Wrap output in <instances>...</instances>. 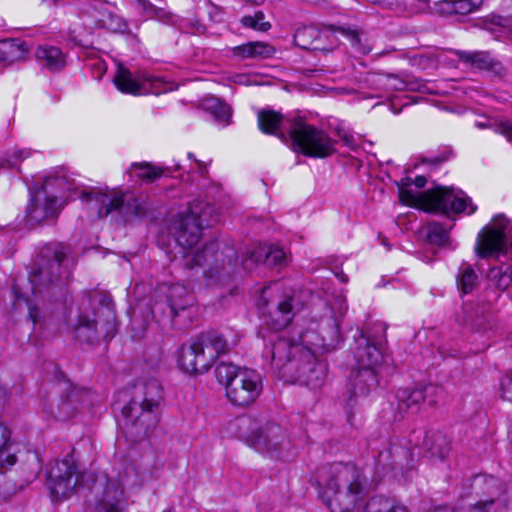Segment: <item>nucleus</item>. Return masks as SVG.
Wrapping results in <instances>:
<instances>
[{
  "label": "nucleus",
  "instance_id": "60",
  "mask_svg": "<svg viewBox=\"0 0 512 512\" xmlns=\"http://www.w3.org/2000/svg\"><path fill=\"white\" fill-rule=\"evenodd\" d=\"M16 164H17V161L8 160V165L9 166L14 167Z\"/></svg>",
  "mask_w": 512,
  "mask_h": 512
},
{
  "label": "nucleus",
  "instance_id": "26",
  "mask_svg": "<svg viewBox=\"0 0 512 512\" xmlns=\"http://www.w3.org/2000/svg\"><path fill=\"white\" fill-rule=\"evenodd\" d=\"M35 58L42 69L58 72L66 66L65 55L60 48L50 45L39 46L35 51Z\"/></svg>",
  "mask_w": 512,
  "mask_h": 512
},
{
  "label": "nucleus",
  "instance_id": "6",
  "mask_svg": "<svg viewBox=\"0 0 512 512\" xmlns=\"http://www.w3.org/2000/svg\"><path fill=\"white\" fill-rule=\"evenodd\" d=\"M163 400V390L157 380L151 379L135 386L129 403L122 408L127 431L140 440L157 423L156 411Z\"/></svg>",
  "mask_w": 512,
  "mask_h": 512
},
{
  "label": "nucleus",
  "instance_id": "55",
  "mask_svg": "<svg viewBox=\"0 0 512 512\" xmlns=\"http://www.w3.org/2000/svg\"><path fill=\"white\" fill-rule=\"evenodd\" d=\"M347 36L351 40L353 46L360 45V36L356 31H350L347 33Z\"/></svg>",
  "mask_w": 512,
  "mask_h": 512
},
{
  "label": "nucleus",
  "instance_id": "56",
  "mask_svg": "<svg viewBox=\"0 0 512 512\" xmlns=\"http://www.w3.org/2000/svg\"><path fill=\"white\" fill-rule=\"evenodd\" d=\"M412 183L417 188H423L426 185V183H427V179H426L425 176L419 175L414 180H412Z\"/></svg>",
  "mask_w": 512,
  "mask_h": 512
},
{
  "label": "nucleus",
  "instance_id": "30",
  "mask_svg": "<svg viewBox=\"0 0 512 512\" xmlns=\"http://www.w3.org/2000/svg\"><path fill=\"white\" fill-rule=\"evenodd\" d=\"M28 50L19 39L0 40V62L11 64L25 59Z\"/></svg>",
  "mask_w": 512,
  "mask_h": 512
},
{
  "label": "nucleus",
  "instance_id": "18",
  "mask_svg": "<svg viewBox=\"0 0 512 512\" xmlns=\"http://www.w3.org/2000/svg\"><path fill=\"white\" fill-rule=\"evenodd\" d=\"M95 200L100 203L98 215L107 217L113 211L122 212L127 218L146 215L147 205L143 197H135L133 194H96Z\"/></svg>",
  "mask_w": 512,
  "mask_h": 512
},
{
  "label": "nucleus",
  "instance_id": "57",
  "mask_svg": "<svg viewBox=\"0 0 512 512\" xmlns=\"http://www.w3.org/2000/svg\"><path fill=\"white\" fill-rule=\"evenodd\" d=\"M335 276L343 283L348 282V276L343 271L336 272Z\"/></svg>",
  "mask_w": 512,
  "mask_h": 512
},
{
  "label": "nucleus",
  "instance_id": "48",
  "mask_svg": "<svg viewBox=\"0 0 512 512\" xmlns=\"http://www.w3.org/2000/svg\"><path fill=\"white\" fill-rule=\"evenodd\" d=\"M232 52L235 56H238L241 58H253L251 42H247L245 44L234 47L232 49Z\"/></svg>",
  "mask_w": 512,
  "mask_h": 512
},
{
  "label": "nucleus",
  "instance_id": "35",
  "mask_svg": "<svg viewBox=\"0 0 512 512\" xmlns=\"http://www.w3.org/2000/svg\"><path fill=\"white\" fill-rule=\"evenodd\" d=\"M477 282V275L473 268L463 263L459 268V275L457 278V285L459 290L467 294L472 291Z\"/></svg>",
  "mask_w": 512,
  "mask_h": 512
},
{
  "label": "nucleus",
  "instance_id": "41",
  "mask_svg": "<svg viewBox=\"0 0 512 512\" xmlns=\"http://www.w3.org/2000/svg\"><path fill=\"white\" fill-rule=\"evenodd\" d=\"M265 14L262 11H257L253 16L246 15L241 18V24L244 27L261 31V32H267L271 28V24L267 21H264Z\"/></svg>",
  "mask_w": 512,
  "mask_h": 512
},
{
  "label": "nucleus",
  "instance_id": "21",
  "mask_svg": "<svg viewBox=\"0 0 512 512\" xmlns=\"http://www.w3.org/2000/svg\"><path fill=\"white\" fill-rule=\"evenodd\" d=\"M379 385L377 369L356 367L349 377L348 391L350 399L366 397Z\"/></svg>",
  "mask_w": 512,
  "mask_h": 512
},
{
  "label": "nucleus",
  "instance_id": "11",
  "mask_svg": "<svg viewBox=\"0 0 512 512\" xmlns=\"http://www.w3.org/2000/svg\"><path fill=\"white\" fill-rule=\"evenodd\" d=\"M57 187L59 194L46 195L43 201L32 199L27 207V218L30 223L39 224L47 219L55 218L63 205L71 197L74 189V180L65 174H57L45 181V188Z\"/></svg>",
  "mask_w": 512,
  "mask_h": 512
},
{
  "label": "nucleus",
  "instance_id": "3",
  "mask_svg": "<svg viewBox=\"0 0 512 512\" xmlns=\"http://www.w3.org/2000/svg\"><path fill=\"white\" fill-rule=\"evenodd\" d=\"M147 479V473L135 460L128 457L117 458L111 473L105 478L95 512H128L124 490L139 489Z\"/></svg>",
  "mask_w": 512,
  "mask_h": 512
},
{
  "label": "nucleus",
  "instance_id": "25",
  "mask_svg": "<svg viewBox=\"0 0 512 512\" xmlns=\"http://www.w3.org/2000/svg\"><path fill=\"white\" fill-rule=\"evenodd\" d=\"M258 125L260 130L265 134L276 135L283 141H287V136L282 127L288 130L293 119L284 118L279 112L274 110H260L258 112Z\"/></svg>",
  "mask_w": 512,
  "mask_h": 512
},
{
  "label": "nucleus",
  "instance_id": "22",
  "mask_svg": "<svg viewBox=\"0 0 512 512\" xmlns=\"http://www.w3.org/2000/svg\"><path fill=\"white\" fill-rule=\"evenodd\" d=\"M411 451L397 444H391L386 449L380 451L377 456L376 465L378 469L384 471L406 470L411 467Z\"/></svg>",
  "mask_w": 512,
  "mask_h": 512
},
{
  "label": "nucleus",
  "instance_id": "40",
  "mask_svg": "<svg viewBox=\"0 0 512 512\" xmlns=\"http://www.w3.org/2000/svg\"><path fill=\"white\" fill-rule=\"evenodd\" d=\"M448 229L441 223L431 222L427 226V238L436 245H445L448 241Z\"/></svg>",
  "mask_w": 512,
  "mask_h": 512
},
{
  "label": "nucleus",
  "instance_id": "31",
  "mask_svg": "<svg viewBox=\"0 0 512 512\" xmlns=\"http://www.w3.org/2000/svg\"><path fill=\"white\" fill-rule=\"evenodd\" d=\"M295 315L293 297L286 296L278 302L276 309L270 314L273 328L282 329L290 324Z\"/></svg>",
  "mask_w": 512,
  "mask_h": 512
},
{
  "label": "nucleus",
  "instance_id": "61",
  "mask_svg": "<svg viewBox=\"0 0 512 512\" xmlns=\"http://www.w3.org/2000/svg\"><path fill=\"white\" fill-rule=\"evenodd\" d=\"M359 51L362 52V53H368L369 50L366 49V48H359Z\"/></svg>",
  "mask_w": 512,
  "mask_h": 512
},
{
  "label": "nucleus",
  "instance_id": "46",
  "mask_svg": "<svg viewBox=\"0 0 512 512\" xmlns=\"http://www.w3.org/2000/svg\"><path fill=\"white\" fill-rule=\"evenodd\" d=\"M251 44L253 58H268L275 53L274 47L265 42L255 41L251 42Z\"/></svg>",
  "mask_w": 512,
  "mask_h": 512
},
{
  "label": "nucleus",
  "instance_id": "4",
  "mask_svg": "<svg viewBox=\"0 0 512 512\" xmlns=\"http://www.w3.org/2000/svg\"><path fill=\"white\" fill-rule=\"evenodd\" d=\"M238 343L236 334L229 339L216 330L201 332L181 346L178 364L189 374L206 373L220 356L228 354Z\"/></svg>",
  "mask_w": 512,
  "mask_h": 512
},
{
  "label": "nucleus",
  "instance_id": "42",
  "mask_svg": "<svg viewBox=\"0 0 512 512\" xmlns=\"http://www.w3.org/2000/svg\"><path fill=\"white\" fill-rule=\"evenodd\" d=\"M461 59L479 69L487 70L491 65L492 58L485 52H463Z\"/></svg>",
  "mask_w": 512,
  "mask_h": 512
},
{
  "label": "nucleus",
  "instance_id": "36",
  "mask_svg": "<svg viewBox=\"0 0 512 512\" xmlns=\"http://www.w3.org/2000/svg\"><path fill=\"white\" fill-rule=\"evenodd\" d=\"M242 371L243 369L239 368L238 366L232 363L221 362L217 365L215 374L218 382L224 384L226 390L230 383L234 381V379Z\"/></svg>",
  "mask_w": 512,
  "mask_h": 512
},
{
  "label": "nucleus",
  "instance_id": "16",
  "mask_svg": "<svg viewBox=\"0 0 512 512\" xmlns=\"http://www.w3.org/2000/svg\"><path fill=\"white\" fill-rule=\"evenodd\" d=\"M262 377L251 369H243L226 389L228 400L235 406L246 407L254 403L262 392Z\"/></svg>",
  "mask_w": 512,
  "mask_h": 512
},
{
  "label": "nucleus",
  "instance_id": "14",
  "mask_svg": "<svg viewBox=\"0 0 512 512\" xmlns=\"http://www.w3.org/2000/svg\"><path fill=\"white\" fill-rule=\"evenodd\" d=\"M301 340L309 345L313 352L336 349L342 342L339 321L330 309L318 320L314 327L301 334Z\"/></svg>",
  "mask_w": 512,
  "mask_h": 512
},
{
  "label": "nucleus",
  "instance_id": "29",
  "mask_svg": "<svg viewBox=\"0 0 512 512\" xmlns=\"http://www.w3.org/2000/svg\"><path fill=\"white\" fill-rule=\"evenodd\" d=\"M422 445L432 457L439 459H444L450 452V442L440 431H427Z\"/></svg>",
  "mask_w": 512,
  "mask_h": 512
},
{
  "label": "nucleus",
  "instance_id": "7",
  "mask_svg": "<svg viewBox=\"0 0 512 512\" xmlns=\"http://www.w3.org/2000/svg\"><path fill=\"white\" fill-rule=\"evenodd\" d=\"M71 276L67 248L62 244L44 247L37 260V268L31 273L30 281L35 295H54L62 290Z\"/></svg>",
  "mask_w": 512,
  "mask_h": 512
},
{
  "label": "nucleus",
  "instance_id": "52",
  "mask_svg": "<svg viewBox=\"0 0 512 512\" xmlns=\"http://www.w3.org/2000/svg\"><path fill=\"white\" fill-rule=\"evenodd\" d=\"M148 18H157L163 22H168L170 20V14L163 8H158L155 6V11H151Z\"/></svg>",
  "mask_w": 512,
  "mask_h": 512
},
{
  "label": "nucleus",
  "instance_id": "24",
  "mask_svg": "<svg viewBox=\"0 0 512 512\" xmlns=\"http://www.w3.org/2000/svg\"><path fill=\"white\" fill-rule=\"evenodd\" d=\"M285 262L284 251L276 246L257 245L247 250L242 266L245 270H251L256 264L263 263L266 266H280Z\"/></svg>",
  "mask_w": 512,
  "mask_h": 512
},
{
  "label": "nucleus",
  "instance_id": "63",
  "mask_svg": "<svg viewBox=\"0 0 512 512\" xmlns=\"http://www.w3.org/2000/svg\"><path fill=\"white\" fill-rule=\"evenodd\" d=\"M500 25H501V26H508V24H506V23H502V22L500 23Z\"/></svg>",
  "mask_w": 512,
  "mask_h": 512
},
{
  "label": "nucleus",
  "instance_id": "15",
  "mask_svg": "<svg viewBox=\"0 0 512 512\" xmlns=\"http://www.w3.org/2000/svg\"><path fill=\"white\" fill-rule=\"evenodd\" d=\"M80 472L71 456L57 461L47 475V487L56 499L70 497L79 483Z\"/></svg>",
  "mask_w": 512,
  "mask_h": 512
},
{
  "label": "nucleus",
  "instance_id": "9",
  "mask_svg": "<svg viewBox=\"0 0 512 512\" xmlns=\"http://www.w3.org/2000/svg\"><path fill=\"white\" fill-rule=\"evenodd\" d=\"M291 146L296 152L313 158H326L335 153L336 141L325 131L294 117L288 127Z\"/></svg>",
  "mask_w": 512,
  "mask_h": 512
},
{
  "label": "nucleus",
  "instance_id": "53",
  "mask_svg": "<svg viewBox=\"0 0 512 512\" xmlns=\"http://www.w3.org/2000/svg\"><path fill=\"white\" fill-rule=\"evenodd\" d=\"M487 70L493 72L495 75L499 77H502L506 74L505 67L500 62L494 61L493 59L491 61V65Z\"/></svg>",
  "mask_w": 512,
  "mask_h": 512
},
{
  "label": "nucleus",
  "instance_id": "38",
  "mask_svg": "<svg viewBox=\"0 0 512 512\" xmlns=\"http://www.w3.org/2000/svg\"><path fill=\"white\" fill-rule=\"evenodd\" d=\"M130 172L139 179L154 181L162 175V170L152 166L149 163H134L130 167Z\"/></svg>",
  "mask_w": 512,
  "mask_h": 512
},
{
  "label": "nucleus",
  "instance_id": "17",
  "mask_svg": "<svg viewBox=\"0 0 512 512\" xmlns=\"http://www.w3.org/2000/svg\"><path fill=\"white\" fill-rule=\"evenodd\" d=\"M114 84L119 91L126 94H160L165 91L164 82L159 77L140 72L134 76L129 69L122 64L118 65Z\"/></svg>",
  "mask_w": 512,
  "mask_h": 512
},
{
  "label": "nucleus",
  "instance_id": "27",
  "mask_svg": "<svg viewBox=\"0 0 512 512\" xmlns=\"http://www.w3.org/2000/svg\"><path fill=\"white\" fill-rule=\"evenodd\" d=\"M219 243L212 241L206 244L201 250L188 252L184 255V266L188 269L202 267L204 265L212 266L218 261Z\"/></svg>",
  "mask_w": 512,
  "mask_h": 512
},
{
  "label": "nucleus",
  "instance_id": "23",
  "mask_svg": "<svg viewBox=\"0 0 512 512\" xmlns=\"http://www.w3.org/2000/svg\"><path fill=\"white\" fill-rule=\"evenodd\" d=\"M357 367L377 369L382 362L381 349L363 331H358L355 336V347L352 349Z\"/></svg>",
  "mask_w": 512,
  "mask_h": 512
},
{
  "label": "nucleus",
  "instance_id": "58",
  "mask_svg": "<svg viewBox=\"0 0 512 512\" xmlns=\"http://www.w3.org/2000/svg\"><path fill=\"white\" fill-rule=\"evenodd\" d=\"M505 132L507 133L508 137H512V125L511 126H508L505 130Z\"/></svg>",
  "mask_w": 512,
  "mask_h": 512
},
{
  "label": "nucleus",
  "instance_id": "1",
  "mask_svg": "<svg viewBox=\"0 0 512 512\" xmlns=\"http://www.w3.org/2000/svg\"><path fill=\"white\" fill-rule=\"evenodd\" d=\"M271 368L280 379L299 381L312 389L319 388L326 377L325 363L319 361L315 352L306 346L291 341L283 335L273 334L263 350Z\"/></svg>",
  "mask_w": 512,
  "mask_h": 512
},
{
  "label": "nucleus",
  "instance_id": "59",
  "mask_svg": "<svg viewBox=\"0 0 512 512\" xmlns=\"http://www.w3.org/2000/svg\"><path fill=\"white\" fill-rule=\"evenodd\" d=\"M474 327L477 329V330H481V325H482V322L481 321H477L475 322V324H473Z\"/></svg>",
  "mask_w": 512,
  "mask_h": 512
},
{
  "label": "nucleus",
  "instance_id": "13",
  "mask_svg": "<svg viewBox=\"0 0 512 512\" xmlns=\"http://www.w3.org/2000/svg\"><path fill=\"white\" fill-rule=\"evenodd\" d=\"M418 208L427 212L440 213H461L466 212L471 215L476 212L477 206L473 204L469 197H457L451 190L446 188H436L420 193Z\"/></svg>",
  "mask_w": 512,
  "mask_h": 512
},
{
  "label": "nucleus",
  "instance_id": "47",
  "mask_svg": "<svg viewBox=\"0 0 512 512\" xmlns=\"http://www.w3.org/2000/svg\"><path fill=\"white\" fill-rule=\"evenodd\" d=\"M450 154V151H443L441 154L435 157L423 158L422 163L428 164L433 168H437L439 165H441L442 163L449 159Z\"/></svg>",
  "mask_w": 512,
  "mask_h": 512
},
{
  "label": "nucleus",
  "instance_id": "62",
  "mask_svg": "<svg viewBox=\"0 0 512 512\" xmlns=\"http://www.w3.org/2000/svg\"><path fill=\"white\" fill-rule=\"evenodd\" d=\"M16 153H17L18 157H22V154H23V152H22V151H18V152H16Z\"/></svg>",
  "mask_w": 512,
  "mask_h": 512
},
{
  "label": "nucleus",
  "instance_id": "54",
  "mask_svg": "<svg viewBox=\"0 0 512 512\" xmlns=\"http://www.w3.org/2000/svg\"><path fill=\"white\" fill-rule=\"evenodd\" d=\"M388 80L395 81L394 84H391L390 87L394 90H404L407 88V83L403 80L398 79L396 76H388Z\"/></svg>",
  "mask_w": 512,
  "mask_h": 512
},
{
  "label": "nucleus",
  "instance_id": "19",
  "mask_svg": "<svg viewBox=\"0 0 512 512\" xmlns=\"http://www.w3.org/2000/svg\"><path fill=\"white\" fill-rule=\"evenodd\" d=\"M488 490V497L481 499L471 507V512H494L498 508H507L509 498L505 496V484L499 479L489 476L485 479ZM433 512H466L462 508H454L449 506L436 507Z\"/></svg>",
  "mask_w": 512,
  "mask_h": 512
},
{
  "label": "nucleus",
  "instance_id": "33",
  "mask_svg": "<svg viewBox=\"0 0 512 512\" xmlns=\"http://www.w3.org/2000/svg\"><path fill=\"white\" fill-rule=\"evenodd\" d=\"M488 278L500 290H506L512 284V264H501L488 272Z\"/></svg>",
  "mask_w": 512,
  "mask_h": 512
},
{
  "label": "nucleus",
  "instance_id": "34",
  "mask_svg": "<svg viewBox=\"0 0 512 512\" xmlns=\"http://www.w3.org/2000/svg\"><path fill=\"white\" fill-rule=\"evenodd\" d=\"M96 25L99 28H103L114 33L124 32L127 29V23L124 19L113 12L101 13L100 17L96 20Z\"/></svg>",
  "mask_w": 512,
  "mask_h": 512
},
{
  "label": "nucleus",
  "instance_id": "2",
  "mask_svg": "<svg viewBox=\"0 0 512 512\" xmlns=\"http://www.w3.org/2000/svg\"><path fill=\"white\" fill-rule=\"evenodd\" d=\"M321 499L330 512H352L367 494V477L351 463H333L321 475Z\"/></svg>",
  "mask_w": 512,
  "mask_h": 512
},
{
  "label": "nucleus",
  "instance_id": "37",
  "mask_svg": "<svg viewBox=\"0 0 512 512\" xmlns=\"http://www.w3.org/2000/svg\"><path fill=\"white\" fill-rule=\"evenodd\" d=\"M412 184V179L410 177H405L400 181L398 184L399 200L402 204L416 207L420 200V193L414 192L410 189Z\"/></svg>",
  "mask_w": 512,
  "mask_h": 512
},
{
  "label": "nucleus",
  "instance_id": "49",
  "mask_svg": "<svg viewBox=\"0 0 512 512\" xmlns=\"http://www.w3.org/2000/svg\"><path fill=\"white\" fill-rule=\"evenodd\" d=\"M337 135L345 146L349 147L352 150H355L357 148V141L352 134L343 130H338Z\"/></svg>",
  "mask_w": 512,
  "mask_h": 512
},
{
  "label": "nucleus",
  "instance_id": "43",
  "mask_svg": "<svg viewBox=\"0 0 512 512\" xmlns=\"http://www.w3.org/2000/svg\"><path fill=\"white\" fill-rule=\"evenodd\" d=\"M206 108L217 120L227 121L231 117L230 107L218 98H212L206 102Z\"/></svg>",
  "mask_w": 512,
  "mask_h": 512
},
{
  "label": "nucleus",
  "instance_id": "10",
  "mask_svg": "<svg viewBox=\"0 0 512 512\" xmlns=\"http://www.w3.org/2000/svg\"><path fill=\"white\" fill-rule=\"evenodd\" d=\"M246 443L275 460H288L295 455L288 431L276 423H266L252 430L246 437Z\"/></svg>",
  "mask_w": 512,
  "mask_h": 512
},
{
  "label": "nucleus",
  "instance_id": "20",
  "mask_svg": "<svg viewBox=\"0 0 512 512\" xmlns=\"http://www.w3.org/2000/svg\"><path fill=\"white\" fill-rule=\"evenodd\" d=\"M439 392L440 388L431 384L414 390L400 389L396 395L397 409L399 412L417 411L419 405L425 401L432 406L436 403L435 397Z\"/></svg>",
  "mask_w": 512,
  "mask_h": 512
},
{
  "label": "nucleus",
  "instance_id": "8",
  "mask_svg": "<svg viewBox=\"0 0 512 512\" xmlns=\"http://www.w3.org/2000/svg\"><path fill=\"white\" fill-rule=\"evenodd\" d=\"M219 221L216 209L202 200L190 203L186 213L178 214L172 229L175 240L183 248H191L198 243L202 230Z\"/></svg>",
  "mask_w": 512,
  "mask_h": 512
},
{
  "label": "nucleus",
  "instance_id": "45",
  "mask_svg": "<svg viewBox=\"0 0 512 512\" xmlns=\"http://www.w3.org/2000/svg\"><path fill=\"white\" fill-rule=\"evenodd\" d=\"M500 397L512 403V371L506 372L499 381Z\"/></svg>",
  "mask_w": 512,
  "mask_h": 512
},
{
  "label": "nucleus",
  "instance_id": "12",
  "mask_svg": "<svg viewBox=\"0 0 512 512\" xmlns=\"http://www.w3.org/2000/svg\"><path fill=\"white\" fill-rule=\"evenodd\" d=\"M85 392L70 381H59L42 403L44 413L58 421L73 418L83 402Z\"/></svg>",
  "mask_w": 512,
  "mask_h": 512
},
{
  "label": "nucleus",
  "instance_id": "51",
  "mask_svg": "<svg viewBox=\"0 0 512 512\" xmlns=\"http://www.w3.org/2000/svg\"><path fill=\"white\" fill-rule=\"evenodd\" d=\"M135 2L137 4V7L147 17L151 13V11H155V5H153L149 0H135Z\"/></svg>",
  "mask_w": 512,
  "mask_h": 512
},
{
  "label": "nucleus",
  "instance_id": "5",
  "mask_svg": "<svg viewBox=\"0 0 512 512\" xmlns=\"http://www.w3.org/2000/svg\"><path fill=\"white\" fill-rule=\"evenodd\" d=\"M75 330L79 338L88 343L102 336L111 340L116 331V313L111 298L93 291L81 300Z\"/></svg>",
  "mask_w": 512,
  "mask_h": 512
},
{
  "label": "nucleus",
  "instance_id": "50",
  "mask_svg": "<svg viewBox=\"0 0 512 512\" xmlns=\"http://www.w3.org/2000/svg\"><path fill=\"white\" fill-rule=\"evenodd\" d=\"M27 306H28V317L34 324H36L37 322H39V320L41 318L40 309L38 308V306L35 303H33L32 300H27Z\"/></svg>",
  "mask_w": 512,
  "mask_h": 512
},
{
  "label": "nucleus",
  "instance_id": "28",
  "mask_svg": "<svg viewBox=\"0 0 512 512\" xmlns=\"http://www.w3.org/2000/svg\"><path fill=\"white\" fill-rule=\"evenodd\" d=\"M484 0H441L436 3V10L441 15H466L477 10Z\"/></svg>",
  "mask_w": 512,
  "mask_h": 512
},
{
  "label": "nucleus",
  "instance_id": "32",
  "mask_svg": "<svg viewBox=\"0 0 512 512\" xmlns=\"http://www.w3.org/2000/svg\"><path fill=\"white\" fill-rule=\"evenodd\" d=\"M363 512H410V510L396 499L373 496L366 502Z\"/></svg>",
  "mask_w": 512,
  "mask_h": 512
},
{
  "label": "nucleus",
  "instance_id": "44",
  "mask_svg": "<svg viewBox=\"0 0 512 512\" xmlns=\"http://www.w3.org/2000/svg\"><path fill=\"white\" fill-rule=\"evenodd\" d=\"M184 293H186V289L183 286H173L170 290L169 309L173 317L178 315L180 310L186 309V307L189 305L188 300H183L181 303H177L174 299L176 295L181 296Z\"/></svg>",
  "mask_w": 512,
  "mask_h": 512
},
{
  "label": "nucleus",
  "instance_id": "39",
  "mask_svg": "<svg viewBox=\"0 0 512 512\" xmlns=\"http://www.w3.org/2000/svg\"><path fill=\"white\" fill-rule=\"evenodd\" d=\"M319 36V31L312 26H304L298 28L294 34V42L303 49H310L315 40Z\"/></svg>",
  "mask_w": 512,
  "mask_h": 512
}]
</instances>
